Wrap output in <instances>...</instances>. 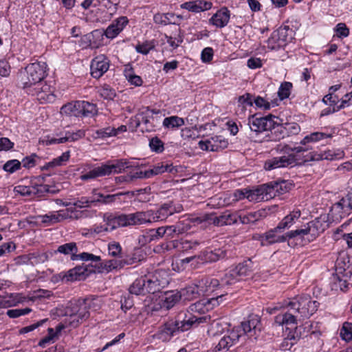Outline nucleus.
<instances>
[{
	"instance_id": "nucleus-43",
	"label": "nucleus",
	"mask_w": 352,
	"mask_h": 352,
	"mask_svg": "<svg viewBox=\"0 0 352 352\" xmlns=\"http://www.w3.org/2000/svg\"><path fill=\"white\" fill-rule=\"evenodd\" d=\"M128 264H130V263L124 259L114 258L105 261L104 262V267L108 271H111L113 270L120 269Z\"/></svg>"
},
{
	"instance_id": "nucleus-12",
	"label": "nucleus",
	"mask_w": 352,
	"mask_h": 352,
	"mask_svg": "<svg viewBox=\"0 0 352 352\" xmlns=\"http://www.w3.org/2000/svg\"><path fill=\"white\" fill-rule=\"evenodd\" d=\"M181 208L179 206L178 208H176L173 202L170 201L162 204L157 210H148L151 221L153 223L165 220L174 213L180 212Z\"/></svg>"
},
{
	"instance_id": "nucleus-1",
	"label": "nucleus",
	"mask_w": 352,
	"mask_h": 352,
	"mask_svg": "<svg viewBox=\"0 0 352 352\" xmlns=\"http://www.w3.org/2000/svg\"><path fill=\"white\" fill-rule=\"evenodd\" d=\"M208 320L210 317L207 316L192 315L188 318L186 316L183 320H180V316H178L177 320H169L160 328L157 338L164 341L168 340L175 332L188 331L193 326L196 327L201 323L207 322Z\"/></svg>"
},
{
	"instance_id": "nucleus-19",
	"label": "nucleus",
	"mask_w": 352,
	"mask_h": 352,
	"mask_svg": "<svg viewBox=\"0 0 352 352\" xmlns=\"http://www.w3.org/2000/svg\"><path fill=\"white\" fill-rule=\"evenodd\" d=\"M128 19L126 16H121L113 21L107 28L104 30L105 36L113 39L116 37L127 25Z\"/></svg>"
},
{
	"instance_id": "nucleus-60",
	"label": "nucleus",
	"mask_w": 352,
	"mask_h": 352,
	"mask_svg": "<svg viewBox=\"0 0 352 352\" xmlns=\"http://www.w3.org/2000/svg\"><path fill=\"white\" fill-rule=\"evenodd\" d=\"M292 87V84L289 82H285L280 85L278 91L280 100H284L289 96Z\"/></svg>"
},
{
	"instance_id": "nucleus-5",
	"label": "nucleus",
	"mask_w": 352,
	"mask_h": 352,
	"mask_svg": "<svg viewBox=\"0 0 352 352\" xmlns=\"http://www.w3.org/2000/svg\"><path fill=\"white\" fill-rule=\"evenodd\" d=\"M129 162L124 159L109 160L102 163L100 166L94 167L89 171L80 176L82 181L94 179L98 177L109 176L111 174H118L123 172L125 168H129Z\"/></svg>"
},
{
	"instance_id": "nucleus-38",
	"label": "nucleus",
	"mask_w": 352,
	"mask_h": 352,
	"mask_svg": "<svg viewBox=\"0 0 352 352\" xmlns=\"http://www.w3.org/2000/svg\"><path fill=\"white\" fill-rule=\"evenodd\" d=\"M78 101L67 103L61 107L60 112L69 116L80 117V109H78Z\"/></svg>"
},
{
	"instance_id": "nucleus-16",
	"label": "nucleus",
	"mask_w": 352,
	"mask_h": 352,
	"mask_svg": "<svg viewBox=\"0 0 352 352\" xmlns=\"http://www.w3.org/2000/svg\"><path fill=\"white\" fill-rule=\"evenodd\" d=\"M260 320L256 315H250L248 318L241 323L238 329H241L243 334L248 335L250 338L257 336L256 331H260L258 327Z\"/></svg>"
},
{
	"instance_id": "nucleus-6",
	"label": "nucleus",
	"mask_w": 352,
	"mask_h": 352,
	"mask_svg": "<svg viewBox=\"0 0 352 352\" xmlns=\"http://www.w3.org/2000/svg\"><path fill=\"white\" fill-rule=\"evenodd\" d=\"M45 176H38L33 178L30 186L18 185L14 187V191L22 196H35L41 197L45 193L56 194L59 189L55 186L43 184Z\"/></svg>"
},
{
	"instance_id": "nucleus-39",
	"label": "nucleus",
	"mask_w": 352,
	"mask_h": 352,
	"mask_svg": "<svg viewBox=\"0 0 352 352\" xmlns=\"http://www.w3.org/2000/svg\"><path fill=\"white\" fill-rule=\"evenodd\" d=\"M129 292L135 295H144L146 293L144 277L136 279L129 287Z\"/></svg>"
},
{
	"instance_id": "nucleus-48",
	"label": "nucleus",
	"mask_w": 352,
	"mask_h": 352,
	"mask_svg": "<svg viewBox=\"0 0 352 352\" xmlns=\"http://www.w3.org/2000/svg\"><path fill=\"white\" fill-rule=\"evenodd\" d=\"M340 336L346 342L352 340V322H344L342 324L340 330Z\"/></svg>"
},
{
	"instance_id": "nucleus-57",
	"label": "nucleus",
	"mask_w": 352,
	"mask_h": 352,
	"mask_svg": "<svg viewBox=\"0 0 352 352\" xmlns=\"http://www.w3.org/2000/svg\"><path fill=\"white\" fill-rule=\"evenodd\" d=\"M104 221L109 232L119 228L118 222L117 221V217L113 214H105L104 215Z\"/></svg>"
},
{
	"instance_id": "nucleus-14",
	"label": "nucleus",
	"mask_w": 352,
	"mask_h": 352,
	"mask_svg": "<svg viewBox=\"0 0 352 352\" xmlns=\"http://www.w3.org/2000/svg\"><path fill=\"white\" fill-rule=\"evenodd\" d=\"M109 68V60L104 55L95 57L90 65L91 75L94 78H100Z\"/></svg>"
},
{
	"instance_id": "nucleus-23",
	"label": "nucleus",
	"mask_w": 352,
	"mask_h": 352,
	"mask_svg": "<svg viewBox=\"0 0 352 352\" xmlns=\"http://www.w3.org/2000/svg\"><path fill=\"white\" fill-rule=\"evenodd\" d=\"M156 276H146L144 277L145 281L146 293L155 294L159 292L162 289L167 286L169 283L168 280H162L159 283Z\"/></svg>"
},
{
	"instance_id": "nucleus-18",
	"label": "nucleus",
	"mask_w": 352,
	"mask_h": 352,
	"mask_svg": "<svg viewBox=\"0 0 352 352\" xmlns=\"http://www.w3.org/2000/svg\"><path fill=\"white\" fill-rule=\"evenodd\" d=\"M281 189L282 188L280 184L271 182L258 186L257 192H258L260 197H263L264 201L269 200L279 195L281 193L280 192Z\"/></svg>"
},
{
	"instance_id": "nucleus-47",
	"label": "nucleus",
	"mask_w": 352,
	"mask_h": 352,
	"mask_svg": "<svg viewBox=\"0 0 352 352\" xmlns=\"http://www.w3.org/2000/svg\"><path fill=\"white\" fill-rule=\"evenodd\" d=\"M183 118L178 116H170L164 119L163 125L166 128H178L184 124Z\"/></svg>"
},
{
	"instance_id": "nucleus-55",
	"label": "nucleus",
	"mask_w": 352,
	"mask_h": 352,
	"mask_svg": "<svg viewBox=\"0 0 352 352\" xmlns=\"http://www.w3.org/2000/svg\"><path fill=\"white\" fill-rule=\"evenodd\" d=\"M57 252L61 254H64L65 255L69 254H72V255H73L74 254H76V252H78L76 243L74 242H71L60 245L58 248Z\"/></svg>"
},
{
	"instance_id": "nucleus-41",
	"label": "nucleus",
	"mask_w": 352,
	"mask_h": 352,
	"mask_svg": "<svg viewBox=\"0 0 352 352\" xmlns=\"http://www.w3.org/2000/svg\"><path fill=\"white\" fill-rule=\"evenodd\" d=\"M96 202H98L102 204L109 205L112 204H122V203L126 202L124 199H122V195L120 192L113 194V195H106L104 199H95Z\"/></svg>"
},
{
	"instance_id": "nucleus-63",
	"label": "nucleus",
	"mask_w": 352,
	"mask_h": 352,
	"mask_svg": "<svg viewBox=\"0 0 352 352\" xmlns=\"http://www.w3.org/2000/svg\"><path fill=\"white\" fill-rule=\"evenodd\" d=\"M211 142L217 148V151L227 148L228 145V141L221 135L212 137Z\"/></svg>"
},
{
	"instance_id": "nucleus-64",
	"label": "nucleus",
	"mask_w": 352,
	"mask_h": 352,
	"mask_svg": "<svg viewBox=\"0 0 352 352\" xmlns=\"http://www.w3.org/2000/svg\"><path fill=\"white\" fill-rule=\"evenodd\" d=\"M296 343V338L294 335H288L287 338H284L281 344L280 349L283 351H289L292 346Z\"/></svg>"
},
{
	"instance_id": "nucleus-15",
	"label": "nucleus",
	"mask_w": 352,
	"mask_h": 352,
	"mask_svg": "<svg viewBox=\"0 0 352 352\" xmlns=\"http://www.w3.org/2000/svg\"><path fill=\"white\" fill-rule=\"evenodd\" d=\"M241 333L238 329H233L229 335L224 336L214 349V352H226L230 346L238 342Z\"/></svg>"
},
{
	"instance_id": "nucleus-40",
	"label": "nucleus",
	"mask_w": 352,
	"mask_h": 352,
	"mask_svg": "<svg viewBox=\"0 0 352 352\" xmlns=\"http://www.w3.org/2000/svg\"><path fill=\"white\" fill-rule=\"evenodd\" d=\"M335 209L339 210L341 211L342 214L341 217L348 215L352 211V204H351L349 198L347 196L342 198L338 202L336 203L333 206Z\"/></svg>"
},
{
	"instance_id": "nucleus-7",
	"label": "nucleus",
	"mask_w": 352,
	"mask_h": 352,
	"mask_svg": "<svg viewBox=\"0 0 352 352\" xmlns=\"http://www.w3.org/2000/svg\"><path fill=\"white\" fill-rule=\"evenodd\" d=\"M253 274V263L250 259L238 264L227 271L221 278V285H231L251 276Z\"/></svg>"
},
{
	"instance_id": "nucleus-21",
	"label": "nucleus",
	"mask_w": 352,
	"mask_h": 352,
	"mask_svg": "<svg viewBox=\"0 0 352 352\" xmlns=\"http://www.w3.org/2000/svg\"><path fill=\"white\" fill-rule=\"evenodd\" d=\"M226 252L222 249H215L214 250H204L198 254V259L201 263L216 262L225 258Z\"/></svg>"
},
{
	"instance_id": "nucleus-37",
	"label": "nucleus",
	"mask_w": 352,
	"mask_h": 352,
	"mask_svg": "<svg viewBox=\"0 0 352 352\" xmlns=\"http://www.w3.org/2000/svg\"><path fill=\"white\" fill-rule=\"evenodd\" d=\"M92 42V48H98L104 44L105 32L102 29H97L89 33Z\"/></svg>"
},
{
	"instance_id": "nucleus-27",
	"label": "nucleus",
	"mask_w": 352,
	"mask_h": 352,
	"mask_svg": "<svg viewBox=\"0 0 352 352\" xmlns=\"http://www.w3.org/2000/svg\"><path fill=\"white\" fill-rule=\"evenodd\" d=\"M181 298L178 291H167L161 298L162 307L169 309L172 308Z\"/></svg>"
},
{
	"instance_id": "nucleus-33",
	"label": "nucleus",
	"mask_w": 352,
	"mask_h": 352,
	"mask_svg": "<svg viewBox=\"0 0 352 352\" xmlns=\"http://www.w3.org/2000/svg\"><path fill=\"white\" fill-rule=\"evenodd\" d=\"M78 109L80 116L91 117L97 113V108L94 104L86 101H78Z\"/></svg>"
},
{
	"instance_id": "nucleus-56",
	"label": "nucleus",
	"mask_w": 352,
	"mask_h": 352,
	"mask_svg": "<svg viewBox=\"0 0 352 352\" xmlns=\"http://www.w3.org/2000/svg\"><path fill=\"white\" fill-rule=\"evenodd\" d=\"M85 301L88 310L90 311H97L101 307L100 300L98 298H82Z\"/></svg>"
},
{
	"instance_id": "nucleus-28",
	"label": "nucleus",
	"mask_w": 352,
	"mask_h": 352,
	"mask_svg": "<svg viewBox=\"0 0 352 352\" xmlns=\"http://www.w3.org/2000/svg\"><path fill=\"white\" fill-rule=\"evenodd\" d=\"M230 20V11L223 8L217 12L210 19L211 23L218 28L226 26Z\"/></svg>"
},
{
	"instance_id": "nucleus-44",
	"label": "nucleus",
	"mask_w": 352,
	"mask_h": 352,
	"mask_svg": "<svg viewBox=\"0 0 352 352\" xmlns=\"http://www.w3.org/2000/svg\"><path fill=\"white\" fill-rule=\"evenodd\" d=\"M117 135V131L114 128L107 127L98 129L92 135L95 139H105Z\"/></svg>"
},
{
	"instance_id": "nucleus-26",
	"label": "nucleus",
	"mask_w": 352,
	"mask_h": 352,
	"mask_svg": "<svg viewBox=\"0 0 352 352\" xmlns=\"http://www.w3.org/2000/svg\"><path fill=\"white\" fill-rule=\"evenodd\" d=\"M208 215H204L203 217L188 218L183 221H179L175 225L177 230V234H182L188 232L191 228V223H201L203 221H208Z\"/></svg>"
},
{
	"instance_id": "nucleus-59",
	"label": "nucleus",
	"mask_w": 352,
	"mask_h": 352,
	"mask_svg": "<svg viewBox=\"0 0 352 352\" xmlns=\"http://www.w3.org/2000/svg\"><path fill=\"white\" fill-rule=\"evenodd\" d=\"M71 258L74 261L78 259L86 261H91L94 262H98L100 261V256L87 252H83L79 254H74L73 255H72Z\"/></svg>"
},
{
	"instance_id": "nucleus-49",
	"label": "nucleus",
	"mask_w": 352,
	"mask_h": 352,
	"mask_svg": "<svg viewBox=\"0 0 352 352\" xmlns=\"http://www.w3.org/2000/svg\"><path fill=\"white\" fill-rule=\"evenodd\" d=\"M97 92L105 100H113L116 95L115 90L108 85L98 87Z\"/></svg>"
},
{
	"instance_id": "nucleus-22",
	"label": "nucleus",
	"mask_w": 352,
	"mask_h": 352,
	"mask_svg": "<svg viewBox=\"0 0 352 352\" xmlns=\"http://www.w3.org/2000/svg\"><path fill=\"white\" fill-rule=\"evenodd\" d=\"M208 219L212 221L213 223L218 226H223L224 225H231L236 222H237L238 219H239V215L235 212H231L230 211H226L223 212L219 217H209Z\"/></svg>"
},
{
	"instance_id": "nucleus-30",
	"label": "nucleus",
	"mask_w": 352,
	"mask_h": 352,
	"mask_svg": "<svg viewBox=\"0 0 352 352\" xmlns=\"http://www.w3.org/2000/svg\"><path fill=\"white\" fill-rule=\"evenodd\" d=\"M179 293L181 298L184 301L195 300L202 295L197 283L182 289Z\"/></svg>"
},
{
	"instance_id": "nucleus-4",
	"label": "nucleus",
	"mask_w": 352,
	"mask_h": 352,
	"mask_svg": "<svg viewBox=\"0 0 352 352\" xmlns=\"http://www.w3.org/2000/svg\"><path fill=\"white\" fill-rule=\"evenodd\" d=\"M46 72L47 65L44 62L29 64L20 75L21 87L25 89H30L32 87L38 89L42 80L47 75Z\"/></svg>"
},
{
	"instance_id": "nucleus-54",
	"label": "nucleus",
	"mask_w": 352,
	"mask_h": 352,
	"mask_svg": "<svg viewBox=\"0 0 352 352\" xmlns=\"http://www.w3.org/2000/svg\"><path fill=\"white\" fill-rule=\"evenodd\" d=\"M166 42L173 48H177L179 44L183 42L182 36L180 35V30H177L174 33L173 36L166 35Z\"/></svg>"
},
{
	"instance_id": "nucleus-32",
	"label": "nucleus",
	"mask_w": 352,
	"mask_h": 352,
	"mask_svg": "<svg viewBox=\"0 0 352 352\" xmlns=\"http://www.w3.org/2000/svg\"><path fill=\"white\" fill-rule=\"evenodd\" d=\"M300 215L301 212L300 210H294L285 216L278 225L280 226L283 230L289 229L295 223L296 221L300 217Z\"/></svg>"
},
{
	"instance_id": "nucleus-17",
	"label": "nucleus",
	"mask_w": 352,
	"mask_h": 352,
	"mask_svg": "<svg viewBox=\"0 0 352 352\" xmlns=\"http://www.w3.org/2000/svg\"><path fill=\"white\" fill-rule=\"evenodd\" d=\"M287 303L288 302H286V306L288 311L282 312L275 317V322L279 325H296L298 320H302L300 314L292 311Z\"/></svg>"
},
{
	"instance_id": "nucleus-45",
	"label": "nucleus",
	"mask_w": 352,
	"mask_h": 352,
	"mask_svg": "<svg viewBox=\"0 0 352 352\" xmlns=\"http://www.w3.org/2000/svg\"><path fill=\"white\" fill-rule=\"evenodd\" d=\"M344 157V152L340 149L329 150L324 153L320 155L318 160H336L342 159Z\"/></svg>"
},
{
	"instance_id": "nucleus-35",
	"label": "nucleus",
	"mask_w": 352,
	"mask_h": 352,
	"mask_svg": "<svg viewBox=\"0 0 352 352\" xmlns=\"http://www.w3.org/2000/svg\"><path fill=\"white\" fill-rule=\"evenodd\" d=\"M264 210L251 212L244 215H239V220L243 224L255 223L264 217Z\"/></svg>"
},
{
	"instance_id": "nucleus-25",
	"label": "nucleus",
	"mask_w": 352,
	"mask_h": 352,
	"mask_svg": "<svg viewBox=\"0 0 352 352\" xmlns=\"http://www.w3.org/2000/svg\"><path fill=\"white\" fill-rule=\"evenodd\" d=\"M130 226L151 223V214L146 211H137L129 214Z\"/></svg>"
},
{
	"instance_id": "nucleus-8",
	"label": "nucleus",
	"mask_w": 352,
	"mask_h": 352,
	"mask_svg": "<svg viewBox=\"0 0 352 352\" xmlns=\"http://www.w3.org/2000/svg\"><path fill=\"white\" fill-rule=\"evenodd\" d=\"M328 227L329 222L327 216L325 214L320 215L319 217L309 222L305 228L297 229L292 232L291 234L302 238H304L306 235H309L311 239L308 238V240L312 241L322 233Z\"/></svg>"
},
{
	"instance_id": "nucleus-36",
	"label": "nucleus",
	"mask_w": 352,
	"mask_h": 352,
	"mask_svg": "<svg viewBox=\"0 0 352 352\" xmlns=\"http://www.w3.org/2000/svg\"><path fill=\"white\" fill-rule=\"evenodd\" d=\"M124 75L131 85L135 86H141L142 85V78L134 74L133 69L130 65L125 66Z\"/></svg>"
},
{
	"instance_id": "nucleus-34",
	"label": "nucleus",
	"mask_w": 352,
	"mask_h": 352,
	"mask_svg": "<svg viewBox=\"0 0 352 352\" xmlns=\"http://www.w3.org/2000/svg\"><path fill=\"white\" fill-rule=\"evenodd\" d=\"M332 135L331 133H326L323 132H314L311 134L306 135L301 141L300 144L302 145L309 142H317L325 139L331 138Z\"/></svg>"
},
{
	"instance_id": "nucleus-29",
	"label": "nucleus",
	"mask_w": 352,
	"mask_h": 352,
	"mask_svg": "<svg viewBox=\"0 0 352 352\" xmlns=\"http://www.w3.org/2000/svg\"><path fill=\"white\" fill-rule=\"evenodd\" d=\"M311 298L309 296H298L288 301L287 305L292 311L300 313V308H309L311 302Z\"/></svg>"
},
{
	"instance_id": "nucleus-20",
	"label": "nucleus",
	"mask_w": 352,
	"mask_h": 352,
	"mask_svg": "<svg viewBox=\"0 0 352 352\" xmlns=\"http://www.w3.org/2000/svg\"><path fill=\"white\" fill-rule=\"evenodd\" d=\"M29 94L36 95L37 99L43 102H52L55 99L53 91L50 90L49 85L45 84L42 87H38V89L35 87L28 91Z\"/></svg>"
},
{
	"instance_id": "nucleus-53",
	"label": "nucleus",
	"mask_w": 352,
	"mask_h": 352,
	"mask_svg": "<svg viewBox=\"0 0 352 352\" xmlns=\"http://www.w3.org/2000/svg\"><path fill=\"white\" fill-rule=\"evenodd\" d=\"M69 158V152L67 151L63 153L60 156L54 159L52 161L48 162L44 167V169H47L50 167L58 166L63 165Z\"/></svg>"
},
{
	"instance_id": "nucleus-3",
	"label": "nucleus",
	"mask_w": 352,
	"mask_h": 352,
	"mask_svg": "<svg viewBox=\"0 0 352 352\" xmlns=\"http://www.w3.org/2000/svg\"><path fill=\"white\" fill-rule=\"evenodd\" d=\"M275 150L283 155L275 157L265 162V168L270 170L278 168L294 166L297 164V154L305 151L301 146L291 147L287 144H279Z\"/></svg>"
},
{
	"instance_id": "nucleus-10",
	"label": "nucleus",
	"mask_w": 352,
	"mask_h": 352,
	"mask_svg": "<svg viewBox=\"0 0 352 352\" xmlns=\"http://www.w3.org/2000/svg\"><path fill=\"white\" fill-rule=\"evenodd\" d=\"M284 230L280 226H277L273 229L270 230L263 234L261 235L259 240L262 245H270L276 243L285 242L288 239L296 237L291 234L294 230H292L282 234Z\"/></svg>"
},
{
	"instance_id": "nucleus-31",
	"label": "nucleus",
	"mask_w": 352,
	"mask_h": 352,
	"mask_svg": "<svg viewBox=\"0 0 352 352\" xmlns=\"http://www.w3.org/2000/svg\"><path fill=\"white\" fill-rule=\"evenodd\" d=\"M181 7L193 12H199L211 8L212 3L205 1H188L183 3Z\"/></svg>"
},
{
	"instance_id": "nucleus-61",
	"label": "nucleus",
	"mask_w": 352,
	"mask_h": 352,
	"mask_svg": "<svg viewBox=\"0 0 352 352\" xmlns=\"http://www.w3.org/2000/svg\"><path fill=\"white\" fill-rule=\"evenodd\" d=\"M21 166V162L17 160H11L8 161L3 165V170L10 173H13L19 170Z\"/></svg>"
},
{
	"instance_id": "nucleus-9",
	"label": "nucleus",
	"mask_w": 352,
	"mask_h": 352,
	"mask_svg": "<svg viewBox=\"0 0 352 352\" xmlns=\"http://www.w3.org/2000/svg\"><path fill=\"white\" fill-rule=\"evenodd\" d=\"M294 38L293 30L288 26L280 27L274 31L267 39V47L272 50H276L285 47L287 43Z\"/></svg>"
},
{
	"instance_id": "nucleus-50",
	"label": "nucleus",
	"mask_w": 352,
	"mask_h": 352,
	"mask_svg": "<svg viewBox=\"0 0 352 352\" xmlns=\"http://www.w3.org/2000/svg\"><path fill=\"white\" fill-rule=\"evenodd\" d=\"M309 303V308H300V316H301L302 320L305 318H309L310 316L313 315L318 309L319 302L316 300H311Z\"/></svg>"
},
{
	"instance_id": "nucleus-42",
	"label": "nucleus",
	"mask_w": 352,
	"mask_h": 352,
	"mask_svg": "<svg viewBox=\"0 0 352 352\" xmlns=\"http://www.w3.org/2000/svg\"><path fill=\"white\" fill-rule=\"evenodd\" d=\"M85 269L82 267H74L67 272L63 277V280L67 282L80 280L83 276Z\"/></svg>"
},
{
	"instance_id": "nucleus-51",
	"label": "nucleus",
	"mask_w": 352,
	"mask_h": 352,
	"mask_svg": "<svg viewBox=\"0 0 352 352\" xmlns=\"http://www.w3.org/2000/svg\"><path fill=\"white\" fill-rule=\"evenodd\" d=\"M170 166L168 164H164L163 163H158L153 166L152 168L147 170L148 173L149 174V178L154 175H157L167 171L170 172Z\"/></svg>"
},
{
	"instance_id": "nucleus-52",
	"label": "nucleus",
	"mask_w": 352,
	"mask_h": 352,
	"mask_svg": "<svg viewBox=\"0 0 352 352\" xmlns=\"http://www.w3.org/2000/svg\"><path fill=\"white\" fill-rule=\"evenodd\" d=\"M152 241H156L152 229L144 230L138 237V243L141 246H144Z\"/></svg>"
},
{
	"instance_id": "nucleus-2",
	"label": "nucleus",
	"mask_w": 352,
	"mask_h": 352,
	"mask_svg": "<svg viewBox=\"0 0 352 352\" xmlns=\"http://www.w3.org/2000/svg\"><path fill=\"white\" fill-rule=\"evenodd\" d=\"M58 316L67 317L65 322L72 328L77 327L90 316L82 298L70 300L65 306L58 308Z\"/></svg>"
},
{
	"instance_id": "nucleus-24",
	"label": "nucleus",
	"mask_w": 352,
	"mask_h": 352,
	"mask_svg": "<svg viewBox=\"0 0 352 352\" xmlns=\"http://www.w3.org/2000/svg\"><path fill=\"white\" fill-rule=\"evenodd\" d=\"M197 284L202 295L212 293L219 286H221V282L219 279L211 277L203 278L198 281Z\"/></svg>"
},
{
	"instance_id": "nucleus-62",
	"label": "nucleus",
	"mask_w": 352,
	"mask_h": 352,
	"mask_svg": "<svg viewBox=\"0 0 352 352\" xmlns=\"http://www.w3.org/2000/svg\"><path fill=\"white\" fill-rule=\"evenodd\" d=\"M28 257L30 263L32 265L43 263L48 259L46 253H32L28 255Z\"/></svg>"
},
{
	"instance_id": "nucleus-58",
	"label": "nucleus",
	"mask_w": 352,
	"mask_h": 352,
	"mask_svg": "<svg viewBox=\"0 0 352 352\" xmlns=\"http://www.w3.org/2000/svg\"><path fill=\"white\" fill-rule=\"evenodd\" d=\"M155 46L154 41H145L138 44L135 46V50L138 53L146 55L151 50L154 49Z\"/></svg>"
},
{
	"instance_id": "nucleus-46",
	"label": "nucleus",
	"mask_w": 352,
	"mask_h": 352,
	"mask_svg": "<svg viewBox=\"0 0 352 352\" xmlns=\"http://www.w3.org/2000/svg\"><path fill=\"white\" fill-rule=\"evenodd\" d=\"M270 131H271L273 140L276 141L283 139L287 136L285 126L283 124H276L274 122L273 128Z\"/></svg>"
},
{
	"instance_id": "nucleus-11",
	"label": "nucleus",
	"mask_w": 352,
	"mask_h": 352,
	"mask_svg": "<svg viewBox=\"0 0 352 352\" xmlns=\"http://www.w3.org/2000/svg\"><path fill=\"white\" fill-rule=\"evenodd\" d=\"M248 125L252 132L258 134L272 129L274 125V121L270 117H258L256 115H253L248 119Z\"/></svg>"
},
{
	"instance_id": "nucleus-13",
	"label": "nucleus",
	"mask_w": 352,
	"mask_h": 352,
	"mask_svg": "<svg viewBox=\"0 0 352 352\" xmlns=\"http://www.w3.org/2000/svg\"><path fill=\"white\" fill-rule=\"evenodd\" d=\"M223 294L219 295L216 298H211L210 299H201L192 305L188 307V310L192 313L204 314L208 311L213 306L219 305L222 298Z\"/></svg>"
}]
</instances>
